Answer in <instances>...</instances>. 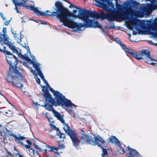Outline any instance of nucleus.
<instances>
[{
  "mask_svg": "<svg viewBox=\"0 0 157 157\" xmlns=\"http://www.w3.org/2000/svg\"><path fill=\"white\" fill-rule=\"evenodd\" d=\"M65 10V13H62L64 17V21H62L57 16H56L59 19V21L62 23V25L69 28L72 29L75 32L80 33L85 29V28H99L101 29L105 35H107L105 30L102 29V26L97 21L94 22V15L92 13L86 9H80L75 7L73 5L70 4L69 7L73 8L74 7L77 9H79V13L78 16H75L73 13L68 11L63 6L62 3L60 2Z\"/></svg>",
  "mask_w": 157,
  "mask_h": 157,
  "instance_id": "f257e3e1",
  "label": "nucleus"
},
{
  "mask_svg": "<svg viewBox=\"0 0 157 157\" xmlns=\"http://www.w3.org/2000/svg\"><path fill=\"white\" fill-rule=\"evenodd\" d=\"M46 85L48 87H49L50 90L52 92L55 98L57 99V100L55 101V100L52 98L48 90L43 88L42 90L46 101L56 106H60L63 107L66 109L70 114L72 112L74 113V117L75 115L74 113H75V111L76 106L72 103L70 100L66 98L65 96L59 92L54 90L53 88H51L49 86Z\"/></svg>",
  "mask_w": 157,
  "mask_h": 157,
  "instance_id": "f03ea898",
  "label": "nucleus"
},
{
  "mask_svg": "<svg viewBox=\"0 0 157 157\" xmlns=\"http://www.w3.org/2000/svg\"><path fill=\"white\" fill-rule=\"evenodd\" d=\"M6 59L10 65V71L8 76L4 78L12 85L21 88L23 85L21 84L22 75L19 72L20 69L16 67L17 63L15 56L13 55L6 56Z\"/></svg>",
  "mask_w": 157,
  "mask_h": 157,
  "instance_id": "7ed1b4c3",
  "label": "nucleus"
},
{
  "mask_svg": "<svg viewBox=\"0 0 157 157\" xmlns=\"http://www.w3.org/2000/svg\"><path fill=\"white\" fill-rule=\"evenodd\" d=\"M31 2L33 3V5H25V7L28 9H30L31 11H33L35 13H36L39 16H57L62 21H64L63 18L64 16L62 14V13H65V11L64 9L63 8L61 4L59 2H57L55 3V8L53 7L55 11H53L52 12L48 10H47L44 12H41L38 10L39 8L37 7H36L34 6V2L31 1Z\"/></svg>",
  "mask_w": 157,
  "mask_h": 157,
  "instance_id": "20e7f679",
  "label": "nucleus"
},
{
  "mask_svg": "<svg viewBox=\"0 0 157 157\" xmlns=\"http://www.w3.org/2000/svg\"><path fill=\"white\" fill-rule=\"evenodd\" d=\"M151 4L145 7H140L138 10L132 9L128 10L127 12L134 14L136 17H142L144 15L149 16L152 12V10L157 9V0H149Z\"/></svg>",
  "mask_w": 157,
  "mask_h": 157,
  "instance_id": "39448f33",
  "label": "nucleus"
},
{
  "mask_svg": "<svg viewBox=\"0 0 157 157\" xmlns=\"http://www.w3.org/2000/svg\"><path fill=\"white\" fill-rule=\"evenodd\" d=\"M131 53V56H133L137 60L144 59L145 62L153 66H157V60L154 59L153 58L150 56V52L144 49L140 53L137 54L135 51L133 50L132 52Z\"/></svg>",
  "mask_w": 157,
  "mask_h": 157,
  "instance_id": "423d86ee",
  "label": "nucleus"
},
{
  "mask_svg": "<svg viewBox=\"0 0 157 157\" xmlns=\"http://www.w3.org/2000/svg\"><path fill=\"white\" fill-rule=\"evenodd\" d=\"M33 57L32 58H31L33 59L32 60H31L28 57H25V59L28 62H29L30 63H31L33 64V67L37 71L38 74L40 76L41 79L44 82V83L46 85H48L49 86V85L45 79L43 74L40 69V64L36 60V59L34 56H33Z\"/></svg>",
  "mask_w": 157,
  "mask_h": 157,
  "instance_id": "0eeeda50",
  "label": "nucleus"
},
{
  "mask_svg": "<svg viewBox=\"0 0 157 157\" xmlns=\"http://www.w3.org/2000/svg\"><path fill=\"white\" fill-rule=\"evenodd\" d=\"M0 37V51H2V49H1L2 47H3V49H5V48L3 46V44H5L8 46L13 52L17 53H18V51L13 44L8 41L9 39L8 36L4 35H2Z\"/></svg>",
  "mask_w": 157,
  "mask_h": 157,
  "instance_id": "6e6552de",
  "label": "nucleus"
},
{
  "mask_svg": "<svg viewBox=\"0 0 157 157\" xmlns=\"http://www.w3.org/2000/svg\"><path fill=\"white\" fill-rule=\"evenodd\" d=\"M115 0L116 1L115 4H116V8H117V11L115 10V9L114 8V4H113V3H112V4L114 5L113 7H114V10H112L113 11H112L114 12V13H116V14L117 17H116V18L114 20H113V21H117V20L118 19L120 18V15H119L118 13L121 12L123 11V10H126V12L128 14L131 16L134 15L136 17V16L134 14L129 13L127 12V10H129V9H132L131 8H129L127 9H125V8H124V7L123 6H122V5H120L118 3V0ZM105 2H112V1H107V0H106Z\"/></svg>",
  "mask_w": 157,
  "mask_h": 157,
  "instance_id": "1a4fd4ad",
  "label": "nucleus"
},
{
  "mask_svg": "<svg viewBox=\"0 0 157 157\" xmlns=\"http://www.w3.org/2000/svg\"><path fill=\"white\" fill-rule=\"evenodd\" d=\"M145 29L147 34L151 35L152 37L157 39V22L152 24L150 28Z\"/></svg>",
  "mask_w": 157,
  "mask_h": 157,
  "instance_id": "9d476101",
  "label": "nucleus"
},
{
  "mask_svg": "<svg viewBox=\"0 0 157 157\" xmlns=\"http://www.w3.org/2000/svg\"><path fill=\"white\" fill-rule=\"evenodd\" d=\"M71 138L73 145L77 149L80 148V146L82 144L81 141H80L78 137L75 133L70 136Z\"/></svg>",
  "mask_w": 157,
  "mask_h": 157,
  "instance_id": "9b49d317",
  "label": "nucleus"
},
{
  "mask_svg": "<svg viewBox=\"0 0 157 157\" xmlns=\"http://www.w3.org/2000/svg\"><path fill=\"white\" fill-rule=\"evenodd\" d=\"M12 136L15 138L14 140L16 142L17 144H19L21 145V146L25 147V148L28 149V150L30 148V145H25L21 141V140H23L26 138L25 136H21L20 134H17V135L12 134Z\"/></svg>",
  "mask_w": 157,
  "mask_h": 157,
  "instance_id": "f8f14e48",
  "label": "nucleus"
},
{
  "mask_svg": "<svg viewBox=\"0 0 157 157\" xmlns=\"http://www.w3.org/2000/svg\"><path fill=\"white\" fill-rule=\"evenodd\" d=\"M80 133L81 135L80 138L82 144H91L92 143V137L84 133V131L81 130Z\"/></svg>",
  "mask_w": 157,
  "mask_h": 157,
  "instance_id": "ddd939ff",
  "label": "nucleus"
},
{
  "mask_svg": "<svg viewBox=\"0 0 157 157\" xmlns=\"http://www.w3.org/2000/svg\"><path fill=\"white\" fill-rule=\"evenodd\" d=\"M127 148L128 151V155L125 157H142L140 154L136 150L129 146H128Z\"/></svg>",
  "mask_w": 157,
  "mask_h": 157,
  "instance_id": "4468645a",
  "label": "nucleus"
},
{
  "mask_svg": "<svg viewBox=\"0 0 157 157\" xmlns=\"http://www.w3.org/2000/svg\"><path fill=\"white\" fill-rule=\"evenodd\" d=\"M92 142L91 144L94 145H98V146L101 147L102 145L105 143V141L99 136L95 137L94 140L92 139Z\"/></svg>",
  "mask_w": 157,
  "mask_h": 157,
  "instance_id": "2eb2a0df",
  "label": "nucleus"
},
{
  "mask_svg": "<svg viewBox=\"0 0 157 157\" xmlns=\"http://www.w3.org/2000/svg\"><path fill=\"white\" fill-rule=\"evenodd\" d=\"M111 140L112 142L115 143L119 146V148L118 150L120 153L121 154H124V149L121 147V143L115 137L113 136L111 138Z\"/></svg>",
  "mask_w": 157,
  "mask_h": 157,
  "instance_id": "dca6fc26",
  "label": "nucleus"
},
{
  "mask_svg": "<svg viewBox=\"0 0 157 157\" xmlns=\"http://www.w3.org/2000/svg\"><path fill=\"white\" fill-rule=\"evenodd\" d=\"M63 124V128L65 132L69 136H71L75 132L72 130L71 129L69 126L67 124L65 123V121L64 122H62Z\"/></svg>",
  "mask_w": 157,
  "mask_h": 157,
  "instance_id": "f3484780",
  "label": "nucleus"
},
{
  "mask_svg": "<svg viewBox=\"0 0 157 157\" xmlns=\"http://www.w3.org/2000/svg\"><path fill=\"white\" fill-rule=\"evenodd\" d=\"M52 112L54 116L57 117V119H59L61 122H64V120L63 118V115H61L59 113L57 112L55 110L52 111Z\"/></svg>",
  "mask_w": 157,
  "mask_h": 157,
  "instance_id": "a211bd4d",
  "label": "nucleus"
},
{
  "mask_svg": "<svg viewBox=\"0 0 157 157\" xmlns=\"http://www.w3.org/2000/svg\"><path fill=\"white\" fill-rule=\"evenodd\" d=\"M138 21V20L137 19H136L131 22L128 25V29L131 30H132L133 28L136 29V22Z\"/></svg>",
  "mask_w": 157,
  "mask_h": 157,
  "instance_id": "6ab92c4d",
  "label": "nucleus"
},
{
  "mask_svg": "<svg viewBox=\"0 0 157 157\" xmlns=\"http://www.w3.org/2000/svg\"><path fill=\"white\" fill-rule=\"evenodd\" d=\"M29 152V155L31 156H34V157H40L39 153L37 152H35V151L33 149L29 148L28 150Z\"/></svg>",
  "mask_w": 157,
  "mask_h": 157,
  "instance_id": "aec40b11",
  "label": "nucleus"
},
{
  "mask_svg": "<svg viewBox=\"0 0 157 157\" xmlns=\"http://www.w3.org/2000/svg\"><path fill=\"white\" fill-rule=\"evenodd\" d=\"M121 48L124 50L126 52H128L131 55V53L132 52L133 50H132L130 48H127L126 46L123 44L121 45Z\"/></svg>",
  "mask_w": 157,
  "mask_h": 157,
  "instance_id": "412c9836",
  "label": "nucleus"
},
{
  "mask_svg": "<svg viewBox=\"0 0 157 157\" xmlns=\"http://www.w3.org/2000/svg\"><path fill=\"white\" fill-rule=\"evenodd\" d=\"M15 5V9L16 11V12L17 13H18L19 12V10H18V9L19 8L18 7V6H25V4L22 2H18L17 1V2H16V3L14 4Z\"/></svg>",
  "mask_w": 157,
  "mask_h": 157,
  "instance_id": "4be33fe9",
  "label": "nucleus"
},
{
  "mask_svg": "<svg viewBox=\"0 0 157 157\" xmlns=\"http://www.w3.org/2000/svg\"><path fill=\"white\" fill-rule=\"evenodd\" d=\"M33 146L35 148L38 150V151L40 152H43V153H45L47 152V151H46V149H44V150H43L42 148H40V147H39V146L36 145L35 144H33Z\"/></svg>",
  "mask_w": 157,
  "mask_h": 157,
  "instance_id": "5701e85b",
  "label": "nucleus"
},
{
  "mask_svg": "<svg viewBox=\"0 0 157 157\" xmlns=\"http://www.w3.org/2000/svg\"><path fill=\"white\" fill-rule=\"evenodd\" d=\"M51 104V105H50L48 104H45L44 105L45 108L46 109H47L48 110L50 111H51L52 112L54 110L52 107V105H53L52 104Z\"/></svg>",
  "mask_w": 157,
  "mask_h": 157,
  "instance_id": "b1692460",
  "label": "nucleus"
},
{
  "mask_svg": "<svg viewBox=\"0 0 157 157\" xmlns=\"http://www.w3.org/2000/svg\"><path fill=\"white\" fill-rule=\"evenodd\" d=\"M13 37L17 42L19 43L21 42V36L19 34H15V36H13Z\"/></svg>",
  "mask_w": 157,
  "mask_h": 157,
  "instance_id": "393cba45",
  "label": "nucleus"
},
{
  "mask_svg": "<svg viewBox=\"0 0 157 157\" xmlns=\"http://www.w3.org/2000/svg\"><path fill=\"white\" fill-rule=\"evenodd\" d=\"M31 72L34 74V78L36 79V82L38 84L41 85L40 84V80L39 78H38L37 75L35 73H34V71L33 70L31 71Z\"/></svg>",
  "mask_w": 157,
  "mask_h": 157,
  "instance_id": "a878e982",
  "label": "nucleus"
},
{
  "mask_svg": "<svg viewBox=\"0 0 157 157\" xmlns=\"http://www.w3.org/2000/svg\"><path fill=\"white\" fill-rule=\"evenodd\" d=\"M39 146L40 147V148H42L43 150L45 149H46V150L47 149L45 148L47 147L48 148V146L47 144L42 142L40 143Z\"/></svg>",
  "mask_w": 157,
  "mask_h": 157,
  "instance_id": "bb28decb",
  "label": "nucleus"
},
{
  "mask_svg": "<svg viewBox=\"0 0 157 157\" xmlns=\"http://www.w3.org/2000/svg\"><path fill=\"white\" fill-rule=\"evenodd\" d=\"M56 129H58L57 128ZM56 134L57 136H58L59 138H64L65 137L64 135L63 134L61 133L58 130H57V133Z\"/></svg>",
  "mask_w": 157,
  "mask_h": 157,
  "instance_id": "cd10ccee",
  "label": "nucleus"
},
{
  "mask_svg": "<svg viewBox=\"0 0 157 157\" xmlns=\"http://www.w3.org/2000/svg\"><path fill=\"white\" fill-rule=\"evenodd\" d=\"M47 118L48 121L50 122V125L51 126H52L53 128H56V127L54 126L53 124L54 122V121L52 119V118L51 117H47Z\"/></svg>",
  "mask_w": 157,
  "mask_h": 157,
  "instance_id": "c85d7f7f",
  "label": "nucleus"
},
{
  "mask_svg": "<svg viewBox=\"0 0 157 157\" xmlns=\"http://www.w3.org/2000/svg\"><path fill=\"white\" fill-rule=\"evenodd\" d=\"M48 148L49 149L50 151H57L58 149V147H56L54 146L50 147L48 146Z\"/></svg>",
  "mask_w": 157,
  "mask_h": 157,
  "instance_id": "c756f323",
  "label": "nucleus"
},
{
  "mask_svg": "<svg viewBox=\"0 0 157 157\" xmlns=\"http://www.w3.org/2000/svg\"><path fill=\"white\" fill-rule=\"evenodd\" d=\"M102 153L101 154V155L102 157H104L108 155V153L106 149H105L102 147Z\"/></svg>",
  "mask_w": 157,
  "mask_h": 157,
  "instance_id": "7c9ffc66",
  "label": "nucleus"
},
{
  "mask_svg": "<svg viewBox=\"0 0 157 157\" xmlns=\"http://www.w3.org/2000/svg\"><path fill=\"white\" fill-rule=\"evenodd\" d=\"M58 148V149H63L65 148V146L63 144H59Z\"/></svg>",
  "mask_w": 157,
  "mask_h": 157,
  "instance_id": "2f4dec72",
  "label": "nucleus"
},
{
  "mask_svg": "<svg viewBox=\"0 0 157 157\" xmlns=\"http://www.w3.org/2000/svg\"><path fill=\"white\" fill-rule=\"evenodd\" d=\"M25 48L26 49V50L28 51V52L29 53V54H30V56L31 58H32V57H33V55H32V54L31 53V52H30V49H29V47L28 46H26L25 47Z\"/></svg>",
  "mask_w": 157,
  "mask_h": 157,
  "instance_id": "473e14b6",
  "label": "nucleus"
},
{
  "mask_svg": "<svg viewBox=\"0 0 157 157\" xmlns=\"http://www.w3.org/2000/svg\"><path fill=\"white\" fill-rule=\"evenodd\" d=\"M25 48L26 49V50L28 51V52L29 53V54H30V56L31 58H32V57H33V55H32V54L31 53V52H30V49H29V47L28 46H26L25 47Z\"/></svg>",
  "mask_w": 157,
  "mask_h": 157,
  "instance_id": "72a5a7b5",
  "label": "nucleus"
},
{
  "mask_svg": "<svg viewBox=\"0 0 157 157\" xmlns=\"http://www.w3.org/2000/svg\"><path fill=\"white\" fill-rule=\"evenodd\" d=\"M4 52L5 53V54L8 56H10V55H12L11 54V53L6 50H5L4 51Z\"/></svg>",
  "mask_w": 157,
  "mask_h": 157,
  "instance_id": "f704fd0d",
  "label": "nucleus"
},
{
  "mask_svg": "<svg viewBox=\"0 0 157 157\" xmlns=\"http://www.w3.org/2000/svg\"><path fill=\"white\" fill-rule=\"evenodd\" d=\"M8 111L10 112L9 113V114L7 116L9 117H11L13 116V112L11 110H9Z\"/></svg>",
  "mask_w": 157,
  "mask_h": 157,
  "instance_id": "c9c22d12",
  "label": "nucleus"
},
{
  "mask_svg": "<svg viewBox=\"0 0 157 157\" xmlns=\"http://www.w3.org/2000/svg\"><path fill=\"white\" fill-rule=\"evenodd\" d=\"M27 62H24L23 63V65L26 67L27 68H29L28 64H30L29 62H28L25 60Z\"/></svg>",
  "mask_w": 157,
  "mask_h": 157,
  "instance_id": "e433bc0d",
  "label": "nucleus"
},
{
  "mask_svg": "<svg viewBox=\"0 0 157 157\" xmlns=\"http://www.w3.org/2000/svg\"><path fill=\"white\" fill-rule=\"evenodd\" d=\"M11 33L13 34V36H15V34H16V31L14 30H13L12 28H11Z\"/></svg>",
  "mask_w": 157,
  "mask_h": 157,
  "instance_id": "4c0bfd02",
  "label": "nucleus"
},
{
  "mask_svg": "<svg viewBox=\"0 0 157 157\" xmlns=\"http://www.w3.org/2000/svg\"><path fill=\"white\" fill-rule=\"evenodd\" d=\"M11 20H11H8L7 21H5L4 23V25H8L10 24V21Z\"/></svg>",
  "mask_w": 157,
  "mask_h": 157,
  "instance_id": "58836bf2",
  "label": "nucleus"
},
{
  "mask_svg": "<svg viewBox=\"0 0 157 157\" xmlns=\"http://www.w3.org/2000/svg\"><path fill=\"white\" fill-rule=\"evenodd\" d=\"M115 28V26L114 25H112L108 28V29H113Z\"/></svg>",
  "mask_w": 157,
  "mask_h": 157,
  "instance_id": "ea45409f",
  "label": "nucleus"
},
{
  "mask_svg": "<svg viewBox=\"0 0 157 157\" xmlns=\"http://www.w3.org/2000/svg\"><path fill=\"white\" fill-rule=\"evenodd\" d=\"M26 142L28 144V145L31 146V142L30 140H26Z\"/></svg>",
  "mask_w": 157,
  "mask_h": 157,
  "instance_id": "a19ab883",
  "label": "nucleus"
},
{
  "mask_svg": "<svg viewBox=\"0 0 157 157\" xmlns=\"http://www.w3.org/2000/svg\"><path fill=\"white\" fill-rule=\"evenodd\" d=\"M6 28H3V30H2L3 32L4 33H6Z\"/></svg>",
  "mask_w": 157,
  "mask_h": 157,
  "instance_id": "79ce46f5",
  "label": "nucleus"
},
{
  "mask_svg": "<svg viewBox=\"0 0 157 157\" xmlns=\"http://www.w3.org/2000/svg\"><path fill=\"white\" fill-rule=\"evenodd\" d=\"M117 42L118 44H120V46L122 44L121 42V41L119 40H118L117 41H116Z\"/></svg>",
  "mask_w": 157,
  "mask_h": 157,
  "instance_id": "37998d69",
  "label": "nucleus"
},
{
  "mask_svg": "<svg viewBox=\"0 0 157 157\" xmlns=\"http://www.w3.org/2000/svg\"><path fill=\"white\" fill-rule=\"evenodd\" d=\"M17 0H12V2L14 3V4H15L16 2H17Z\"/></svg>",
  "mask_w": 157,
  "mask_h": 157,
  "instance_id": "c03bdc74",
  "label": "nucleus"
},
{
  "mask_svg": "<svg viewBox=\"0 0 157 157\" xmlns=\"http://www.w3.org/2000/svg\"><path fill=\"white\" fill-rule=\"evenodd\" d=\"M2 17V18L3 20H6V19L5 17H4L3 15L2 17Z\"/></svg>",
  "mask_w": 157,
  "mask_h": 157,
  "instance_id": "a18cd8bd",
  "label": "nucleus"
},
{
  "mask_svg": "<svg viewBox=\"0 0 157 157\" xmlns=\"http://www.w3.org/2000/svg\"><path fill=\"white\" fill-rule=\"evenodd\" d=\"M8 156H9V157H12L13 155L10 153H9Z\"/></svg>",
  "mask_w": 157,
  "mask_h": 157,
  "instance_id": "49530a36",
  "label": "nucleus"
},
{
  "mask_svg": "<svg viewBox=\"0 0 157 157\" xmlns=\"http://www.w3.org/2000/svg\"><path fill=\"white\" fill-rule=\"evenodd\" d=\"M77 12V11L76 10H74L73 11V13H75Z\"/></svg>",
  "mask_w": 157,
  "mask_h": 157,
  "instance_id": "de8ad7c7",
  "label": "nucleus"
},
{
  "mask_svg": "<svg viewBox=\"0 0 157 157\" xmlns=\"http://www.w3.org/2000/svg\"><path fill=\"white\" fill-rule=\"evenodd\" d=\"M0 15L1 17H2L3 15V13L0 12Z\"/></svg>",
  "mask_w": 157,
  "mask_h": 157,
  "instance_id": "09e8293b",
  "label": "nucleus"
},
{
  "mask_svg": "<svg viewBox=\"0 0 157 157\" xmlns=\"http://www.w3.org/2000/svg\"><path fill=\"white\" fill-rule=\"evenodd\" d=\"M24 3H25L27 0H21Z\"/></svg>",
  "mask_w": 157,
  "mask_h": 157,
  "instance_id": "8fccbe9b",
  "label": "nucleus"
},
{
  "mask_svg": "<svg viewBox=\"0 0 157 157\" xmlns=\"http://www.w3.org/2000/svg\"><path fill=\"white\" fill-rule=\"evenodd\" d=\"M34 104H35V105H38V103L37 102H33Z\"/></svg>",
  "mask_w": 157,
  "mask_h": 157,
  "instance_id": "3c124183",
  "label": "nucleus"
},
{
  "mask_svg": "<svg viewBox=\"0 0 157 157\" xmlns=\"http://www.w3.org/2000/svg\"><path fill=\"white\" fill-rule=\"evenodd\" d=\"M19 157H24L23 155L20 154H18Z\"/></svg>",
  "mask_w": 157,
  "mask_h": 157,
  "instance_id": "603ef678",
  "label": "nucleus"
},
{
  "mask_svg": "<svg viewBox=\"0 0 157 157\" xmlns=\"http://www.w3.org/2000/svg\"><path fill=\"white\" fill-rule=\"evenodd\" d=\"M0 94L2 96H3V94H2V93H1V91H0Z\"/></svg>",
  "mask_w": 157,
  "mask_h": 157,
  "instance_id": "864d4df0",
  "label": "nucleus"
},
{
  "mask_svg": "<svg viewBox=\"0 0 157 157\" xmlns=\"http://www.w3.org/2000/svg\"><path fill=\"white\" fill-rule=\"evenodd\" d=\"M5 113L6 114H7L8 113V112H5Z\"/></svg>",
  "mask_w": 157,
  "mask_h": 157,
  "instance_id": "5fc2aeb1",
  "label": "nucleus"
},
{
  "mask_svg": "<svg viewBox=\"0 0 157 157\" xmlns=\"http://www.w3.org/2000/svg\"><path fill=\"white\" fill-rule=\"evenodd\" d=\"M14 150H16V151H17L16 149V147H14Z\"/></svg>",
  "mask_w": 157,
  "mask_h": 157,
  "instance_id": "6e6d98bb",
  "label": "nucleus"
},
{
  "mask_svg": "<svg viewBox=\"0 0 157 157\" xmlns=\"http://www.w3.org/2000/svg\"><path fill=\"white\" fill-rule=\"evenodd\" d=\"M6 131L8 133L9 132V130H7V129H6Z\"/></svg>",
  "mask_w": 157,
  "mask_h": 157,
  "instance_id": "4d7b16f0",
  "label": "nucleus"
},
{
  "mask_svg": "<svg viewBox=\"0 0 157 157\" xmlns=\"http://www.w3.org/2000/svg\"><path fill=\"white\" fill-rule=\"evenodd\" d=\"M1 126H2L1 125V124H0V127H1Z\"/></svg>",
  "mask_w": 157,
  "mask_h": 157,
  "instance_id": "13d9d810",
  "label": "nucleus"
},
{
  "mask_svg": "<svg viewBox=\"0 0 157 157\" xmlns=\"http://www.w3.org/2000/svg\"><path fill=\"white\" fill-rule=\"evenodd\" d=\"M129 36H130V37H131V35H129Z\"/></svg>",
  "mask_w": 157,
  "mask_h": 157,
  "instance_id": "bf43d9fd",
  "label": "nucleus"
},
{
  "mask_svg": "<svg viewBox=\"0 0 157 157\" xmlns=\"http://www.w3.org/2000/svg\"><path fill=\"white\" fill-rule=\"evenodd\" d=\"M57 153L58 154H59V153Z\"/></svg>",
  "mask_w": 157,
  "mask_h": 157,
  "instance_id": "052dcab7",
  "label": "nucleus"
},
{
  "mask_svg": "<svg viewBox=\"0 0 157 157\" xmlns=\"http://www.w3.org/2000/svg\"><path fill=\"white\" fill-rule=\"evenodd\" d=\"M157 46V44H155Z\"/></svg>",
  "mask_w": 157,
  "mask_h": 157,
  "instance_id": "680f3d73",
  "label": "nucleus"
},
{
  "mask_svg": "<svg viewBox=\"0 0 157 157\" xmlns=\"http://www.w3.org/2000/svg\"><path fill=\"white\" fill-rule=\"evenodd\" d=\"M0 112L1 113L2 112L1 111H0Z\"/></svg>",
  "mask_w": 157,
  "mask_h": 157,
  "instance_id": "e2e57ef3",
  "label": "nucleus"
},
{
  "mask_svg": "<svg viewBox=\"0 0 157 157\" xmlns=\"http://www.w3.org/2000/svg\"><path fill=\"white\" fill-rule=\"evenodd\" d=\"M28 152V153H29V152Z\"/></svg>",
  "mask_w": 157,
  "mask_h": 157,
  "instance_id": "0e129e2a",
  "label": "nucleus"
}]
</instances>
